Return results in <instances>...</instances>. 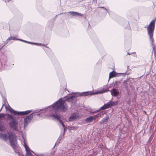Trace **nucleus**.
I'll list each match as a JSON object with an SVG mask.
<instances>
[{
	"instance_id": "4",
	"label": "nucleus",
	"mask_w": 156,
	"mask_h": 156,
	"mask_svg": "<svg viewBox=\"0 0 156 156\" xmlns=\"http://www.w3.org/2000/svg\"><path fill=\"white\" fill-rule=\"evenodd\" d=\"M156 17L154 20L152 21L147 27V35L149 37H153V34L155 27Z\"/></svg>"
},
{
	"instance_id": "24",
	"label": "nucleus",
	"mask_w": 156,
	"mask_h": 156,
	"mask_svg": "<svg viewBox=\"0 0 156 156\" xmlns=\"http://www.w3.org/2000/svg\"><path fill=\"white\" fill-rule=\"evenodd\" d=\"M9 40H17L15 37L11 36L9 38Z\"/></svg>"
},
{
	"instance_id": "11",
	"label": "nucleus",
	"mask_w": 156,
	"mask_h": 156,
	"mask_svg": "<svg viewBox=\"0 0 156 156\" xmlns=\"http://www.w3.org/2000/svg\"><path fill=\"white\" fill-rule=\"evenodd\" d=\"M32 111L31 110H29L24 112H18V115H23L27 114L31 112Z\"/></svg>"
},
{
	"instance_id": "6",
	"label": "nucleus",
	"mask_w": 156,
	"mask_h": 156,
	"mask_svg": "<svg viewBox=\"0 0 156 156\" xmlns=\"http://www.w3.org/2000/svg\"><path fill=\"white\" fill-rule=\"evenodd\" d=\"M109 90L108 89H103L101 90H100L94 93H92L90 92H84L83 93L84 94V95L86 96L89 95H92L94 94H103L105 92H107L109 91Z\"/></svg>"
},
{
	"instance_id": "20",
	"label": "nucleus",
	"mask_w": 156,
	"mask_h": 156,
	"mask_svg": "<svg viewBox=\"0 0 156 156\" xmlns=\"http://www.w3.org/2000/svg\"><path fill=\"white\" fill-rule=\"evenodd\" d=\"M6 130V128L3 123H0V131L4 132Z\"/></svg>"
},
{
	"instance_id": "31",
	"label": "nucleus",
	"mask_w": 156,
	"mask_h": 156,
	"mask_svg": "<svg viewBox=\"0 0 156 156\" xmlns=\"http://www.w3.org/2000/svg\"><path fill=\"white\" fill-rule=\"evenodd\" d=\"M77 129V128L75 126L71 127V129L73 130H76Z\"/></svg>"
},
{
	"instance_id": "37",
	"label": "nucleus",
	"mask_w": 156,
	"mask_h": 156,
	"mask_svg": "<svg viewBox=\"0 0 156 156\" xmlns=\"http://www.w3.org/2000/svg\"><path fill=\"white\" fill-rule=\"evenodd\" d=\"M4 105L3 104V105H2V108H1V109H0V112L1 111V110H2V108H3V106Z\"/></svg>"
},
{
	"instance_id": "25",
	"label": "nucleus",
	"mask_w": 156,
	"mask_h": 156,
	"mask_svg": "<svg viewBox=\"0 0 156 156\" xmlns=\"http://www.w3.org/2000/svg\"><path fill=\"white\" fill-rule=\"evenodd\" d=\"M23 145L25 147V150L29 148L28 146L26 144V143L25 142H23Z\"/></svg>"
},
{
	"instance_id": "27",
	"label": "nucleus",
	"mask_w": 156,
	"mask_h": 156,
	"mask_svg": "<svg viewBox=\"0 0 156 156\" xmlns=\"http://www.w3.org/2000/svg\"><path fill=\"white\" fill-rule=\"evenodd\" d=\"M5 117V114L3 113L0 114V119L4 118Z\"/></svg>"
},
{
	"instance_id": "12",
	"label": "nucleus",
	"mask_w": 156,
	"mask_h": 156,
	"mask_svg": "<svg viewBox=\"0 0 156 156\" xmlns=\"http://www.w3.org/2000/svg\"><path fill=\"white\" fill-rule=\"evenodd\" d=\"M119 73H116L114 71L111 72L109 74V80L111 78L117 76Z\"/></svg>"
},
{
	"instance_id": "29",
	"label": "nucleus",
	"mask_w": 156,
	"mask_h": 156,
	"mask_svg": "<svg viewBox=\"0 0 156 156\" xmlns=\"http://www.w3.org/2000/svg\"><path fill=\"white\" fill-rule=\"evenodd\" d=\"M62 137L60 136L58 138V139L57 141L56 142V143H59L60 141L62 140Z\"/></svg>"
},
{
	"instance_id": "32",
	"label": "nucleus",
	"mask_w": 156,
	"mask_h": 156,
	"mask_svg": "<svg viewBox=\"0 0 156 156\" xmlns=\"http://www.w3.org/2000/svg\"><path fill=\"white\" fill-rule=\"evenodd\" d=\"M17 40H18L20 41H23V42H26V43H27V41H26L23 40H21V39H18Z\"/></svg>"
},
{
	"instance_id": "1",
	"label": "nucleus",
	"mask_w": 156,
	"mask_h": 156,
	"mask_svg": "<svg viewBox=\"0 0 156 156\" xmlns=\"http://www.w3.org/2000/svg\"><path fill=\"white\" fill-rule=\"evenodd\" d=\"M68 107L65 103V101H63L62 98H60L55 103L50 106L40 109L36 112H41L37 114L39 117H44L46 116H50L52 117L55 120L59 121L61 124L63 128V136L65 133V125L61 119L60 116L57 113V112L60 111L64 112L67 110Z\"/></svg>"
},
{
	"instance_id": "21",
	"label": "nucleus",
	"mask_w": 156,
	"mask_h": 156,
	"mask_svg": "<svg viewBox=\"0 0 156 156\" xmlns=\"http://www.w3.org/2000/svg\"><path fill=\"white\" fill-rule=\"evenodd\" d=\"M30 149L28 148L26 150V156H32V154L30 151Z\"/></svg>"
},
{
	"instance_id": "34",
	"label": "nucleus",
	"mask_w": 156,
	"mask_h": 156,
	"mask_svg": "<svg viewBox=\"0 0 156 156\" xmlns=\"http://www.w3.org/2000/svg\"><path fill=\"white\" fill-rule=\"evenodd\" d=\"M27 43H28L29 44H34V43H33V42H29V41H27Z\"/></svg>"
},
{
	"instance_id": "22",
	"label": "nucleus",
	"mask_w": 156,
	"mask_h": 156,
	"mask_svg": "<svg viewBox=\"0 0 156 156\" xmlns=\"http://www.w3.org/2000/svg\"><path fill=\"white\" fill-rule=\"evenodd\" d=\"M101 113H98V114H97V115H94L93 116V117L94 118V119L95 120L97 118H98V117H101Z\"/></svg>"
},
{
	"instance_id": "26",
	"label": "nucleus",
	"mask_w": 156,
	"mask_h": 156,
	"mask_svg": "<svg viewBox=\"0 0 156 156\" xmlns=\"http://www.w3.org/2000/svg\"><path fill=\"white\" fill-rule=\"evenodd\" d=\"M34 44L37 45L39 46H45L44 44H41V43H35Z\"/></svg>"
},
{
	"instance_id": "35",
	"label": "nucleus",
	"mask_w": 156,
	"mask_h": 156,
	"mask_svg": "<svg viewBox=\"0 0 156 156\" xmlns=\"http://www.w3.org/2000/svg\"><path fill=\"white\" fill-rule=\"evenodd\" d=\"M93 2L94 3H96L97 2V0H93Z\"/></svg>"
},
{
	"instance_id": "10",
	"label": "nucleus",
	"mask_w": 156,
	"mask_h": 156,
	"mask_svg": "<svg viewBox=\"0 0 156 156\" xmlns=\"http://www.w3.org/2000/svg\"><path fill=\"white\" fill-rule=\"evenodd\" d=\"M6 109L9 110V112L12 114H13L14 115H17L18 114V112L16 111L13 109L11 108L9 105L7 106L6 105L5 106Z\"/></svg>"
},
{
	"instance_id": "33",
	"label": "nucleus",
	"mask_w": 156,
	"mask_h": 156,
	"mask_svg": "<svg viewBox=\"0 0 156 156\" xmlns=\"http://www.w3.org/2000/svg\"><path fill=\"white\" fill-rule=\"evenodd\" d=\"M119 82H118L117 81H115L114 83V85H116L118 84V83H119Z\"/></svg>"
},
{
	"instance_id": "30",
	"label": "nucleus",
	"mask_w": 156,
	"mask_h": 156,
	"mask_svg": "<svg viewBox=\"0 0 156 156\" xmlns=\"http://www.w3.org/2000/svg\"><path fill=\"white\" fill-rule=\"evenodd\" d=\"M100 8H103L104 9H105V10H106L108 12V9H107L106 8H105V7H99Z\"/></svg>"
},
{
	"instance_id": "2",
	"label": "nucleus",
	"mask_w": 156,
	"mask_h": 156,
	"mask_svg": "<svg viewBox=\"0 0 156 156\" xmlns=\"http://www.w3.org/2000/svg\"><path fill=\"white\" fill-rule=\"evenodd\" d=\"M6 116H7V120L9 121V124L10 127L14 130L19 131L18 129V121L16 117L9 114H6Z\"/></svg>"
},
{
	"instance_id": "14",
	"label": "nucleus",
	"mask_w": 156,
	"mask_h": 156,
	"mask_svg": "<svg viewBox=\"0 0 156 156\" xmlns=\"http://www.w3.org/2000/svg\"><path fill=\"white\" fill-rule=\"evenodd\" d=\"M109 118V116L107 115L106 117L103 118L101 121L99 122V123L101 124L105 123V122H107Z\"/></svg>"
},
{
	"instance_id": "36",
	"label": "nucleus",
	"mask_w": 156,
	"mask_h": 156,
	"mask_svg": "<svg viewBox=\"0 0 156 156\" xmlns=\"http://www.w3.org/2000/svg\"><path fill=\"white\" fill-rule=\"evenodd\" d=\"M135 53V52H133V53H127V55H131V54H132V53Z\"/></svg>"
},
{
	"instance_id": "18",
	"label": "nucleus",
	"mask_w": 156,
	"mask_h": 156,
	"mask_svg": "<svg viewBox=\"0 0 156 156\" xmlns=\"http://www.w3.org/2000/svg\"><path fill=\"white\" fill-rule=\"evenodd\" d=\"M127 71L126 72L124 73H120V74H123L124 75H129L131 72V71L129 68V66H127Z\"/></svg>"
},
{
	"instance_id": "5",
	"label": "nucleus",
	"mask_w": 156,
	"mask_h": 156,
	"mask_svg": "<svg viewBox=\"0 0 156 156\" xmlns=\"http://www.w3.org/2000/svg\"><path fill=\"white\" fill-rule=\"evenodd\" d=\"M118 104V101H110L107 103L104 104L103 106L101 107V109L104 110L107 109L111 106H115Z\"/></svg>"
},
{
	"instance_id": "15",
	"label": "nucleus",
	"mask_w": 156,
	"mask_h": 156,
	"mask_svg": "<svg viewBox=\"0 0 156 156\" xmlns=\"http://www.w3.org/2000/svg\"><path fill=\"white\" fill-rule=\"evenodd\" d=\"M69 13H70L71 15L73 16H81L83 15L81 13L75 12L70 11L69 12Z\"/></svg>"
},
{
	"instance_id": "19",
	"label": "nucleus",
	"mask_w": 156,
	"mask_h": 156,
	"mask_svg": "<svg viewBox=\"0 0 156 156\" xmlns=\"http://www.w3.org/2000/svg\"><path fill=\"white\" fill-rule=\"evenodd\" d=\"M93 120H94L93 117V116H91L86 119L85 121L87 123H89L92 122Z\"/></svg>"
},
{
	"instance_id": "3",
	"label": "nucleus",
	"mask_w": 156,
	"mask_h": 156,
	"mask_svg": "<svg viewBox=\"0 0 156 156\" xmlns=\"http://www.w3.org/2000/svg\"><path fill=\"white\" fill-rule=\"evenodd\" d=\"M8 135V138H9L11 146L15 149L16 146V136L14 133L12 132L9 133Z\"/></svg>"
},
{
	"instance_id": "16",
	"label": "nucleus",
	"mask_w": 156,
	"mask_h": 156,
	"mask_svg": "<svg viewBox=\"0 0 156 156\" xmlns=\"http://www.w3.org/2000/svg\"><path fill=\"white\" fill-rule=\"evenodd\" d=\"M0 138L4 141H6L8 138V136L5 134L0 133Z\"/></svg>"
},
{
	"instance_id": "28",
	"label": "nucleus",
	"mask_w": 156,
	"mask_h": 156,
	"mask_svg": "<svg viewBox=\"0 0 156 156\" xmlns=\"http://www.w3.org/2000/svg\"><path fill=\"white\" fill-rule=\"evenodd\" d=\"M127 84H128L126 83V81H125L124 82V86L126 88L127 87Z\"/></svg>"
},
{
	"instance_id": "23",
	"label": "nucleus",
	"mask_w": 156,
	"mask_h": 156,
	"mask_svg": "<svg viewBox=\"0 0 156 156\" xmlns=\"http://www.w3.org/2000/svg\"><path fill=\"white\" fill-rule=\"evenodd\" d=\"M101 110H102V109H101V108H100V109L98 110H96V111H92L91 110L90 112L91 113L94 114V113H97Z\"/></svg>"
},
{
	"instance_id": "38",
	"label": "nucleus",
	"mask_w": 156,
	"mask_h": 156,
	"mask_svg": "<svg viewBox=\"0 0 156 156\" xmlns=\"http://www.w3.org/2000/svg\"><path fill=\"white\" fill-rule=\"evenodd\" d=\"M1 49V48H0V50Z\"/></svg>"
},
{
	"instance_id": "9",
	"label": "nucleus",
	"mask_w": 156,
	"mask_h": 156,
	"mask_svg": "<svg viewBox=\"0 0 156 156\" xmlns=\"http://www.w3.org/2000/svg\"><path fill=\"white\" fill-rule=\"evenodd\" d=\"M76 96L77 95H72L71 96H69L66 99V101L69 102H75L76 100Z\"/></svg>"
},
{
	"instance_id": "17",
	"label": "nucleus",
	"mask_w": 156,
	"mask_h": 156,
	"mask_svg": "<svg viewBox=\"0 0 156 156\" xmlns=\"http://www.w3.org/2000/svg\"><path fill=\"white\" fill-rule=\"evenodd\" d=\"M77 118V115L75 114H73L69 118V120L70 121H73L76 119Z\"/></svg>"
},
{
	"instance_id": "13",
	"label": "nucleus",
	"mask_w": 156,
	"mask_h": 156,
	"mask_svg": "<svg viewBox=\"0 0 156 156\" xmlns=\"http://www.w3.org/2000/svg\"><path fill=\"white\" fill-rule=\"evenodd\" d=\"M119 91L117 89H113L111 91V94L113 96H116L119 94Z\"/></svg>"
},
{
	"instance_id": "8",
	"label": "nucleus",
	"mask_w": 156,
	"mask_h": 156,
	"mask_svg": "<svg viewBox=\"0 0 156 156\" xmlns=\"http://www.w3.org/2000/svg\"><path fill=\"white\" fill-rule=\"evenodd\" d=\"M149 41L152 47L153 50L154 51V54L155 56V59H156V48L155 43H154V40L153 37H149Z\"/></svg>"
},
{
	"instance_id": "7",
	"label": "nucleus",
	"mask_w": 156,
	"mask_h": 156,
	"mask_svg": "<svg viewBox=\"0 0 156 156\" xmlns=\"http://www.w3.org/2000/svg\"><path fill=\"white\" fill-rule=\"evenodd\" d=\"M33 115L34 113H32L25 118L24 122V126L25 128L27 126L28 124L30 122L32 119Z\"/></svg>"
}]
</instances>
